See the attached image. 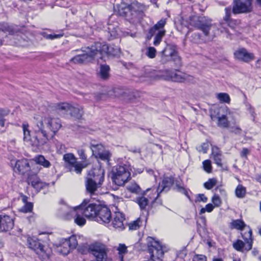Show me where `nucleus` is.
Returning a JSON list of instances; mask_svg holds the SVG:
<instances>
[{
  "instance_id": "obj_52",
  "label": "nucleus",
  "mask_w": 261,
  "mask_h": 261,
  "mask_svg": "<svg viewBox=\"0 0 261 261\" xmlns=\"http://www.w3.org/2000/svg\"><path fill=\"white\" fill-rule=\"evenodd\" d=\"M156 50L153 47H149L147 49L146 55L151 59L154 58L156 56Z\"/></svg>"
},
{
  "instance_id": "obj_54",
  "label": "nucleus",
  "mask_w": 261,
  "mask_h": 261,
  "mask_svg": "<svg viewBox=\"0 0 261 261\" xmlns=\"http://www.w3.org/2000/svg\"><path fill=\"white\" fill-rule=\"evenodd\" d=\"M204 170L207 173H210L212 171L211 163L210 160H205L202 163Z\"/></svg>"
},
{
  "instance_id": "obj_23",
  "label": "nucleus",
  "mask_w": 261,
  "mask_h": 261,
  "mask_svg": "<svg viewBox=\"0 0 261 261\" xmlns=\"http://www.w3.org/2000/svg\"><path fill=\"white\" fill-rule=\"evenodd\" d=\"M164 80L174 82H184L187 78V75L179 71L165 70Z\"/></svg>"
},
{
  "instance_id": "obj_16",
  "label": "nucleus",
  "mask_w": 261,
  "mask_h": 261,
  "mask_svg": "<svg viewBox=\"0 0 261 261\" xmlns=\"http://www.w3.org/2000/svg\"><path fill=\"white\" fill-rule=\"evenodd\" d=\"M77 245V241L75 236H72L68 238H62L57 246V251L63 255H67Z\"/></svg>"
},
{
  "instance_id": "obj_25",
  "label": "nucleus",
  "mask_w": 261,
  "mask_h": 261,
  "mask_svg": "<svg viewBox=\"0 0 261 261\" xmlns=\"http://www.w3.org/2000/svg\"><path fill=\"white\" fill-rule=\"evenodd\" d=\"M14 225V219L6 214L0 215V232L11 230Z\"/></svg>"
},
{
  "instance_id": "obj_6",
  "label": "nucleus",
  "mask_w": 261,
  "mask_h": 261,
  "mask_svg": "<svg viewBox=\"0 0 261 261\" xmlns=\"http://www.w3.org/2000/svg\"><path fill=\"white\" fill-rule=\"evenodd\" d=\"M27 243L29 248L35 251L42 261L47 259L51 253V249L37 237H29Z\"/></svg>"
},
{
  "instance_id": "obj_2",
  "label": "nucleus",
  "mask_w": 261,
  "mask_h": 261,
  "mask_svg": "<svg viewBox=\"0 0 261 261\" xmlns=\"http://www.w3.org/2000/svg\"><path fill=\"white\" fill-rule=\"evenodd\" d=\"M147 9L145 6L136 2L130 5L121 4L119 6L118 12L130 21L138 22L144 16Z\"/></svg>"
},
{
  "instance_id": "obj_18",
  "label": "nucleus",
  "mask_w": 261,
  "mask_h": 261,
  "mask_svg": "<svg viewBox=\"0 0 261 261\" xmlns=\"http://www.w3.org/2000/svg\"><path fill=\"white\" fill-rule=\"evenodd\" d=\"M252 0H234L232 12L233 14L247 13L252 11Z\"/></svg>"
},
{
  "instance_id": "obj_46",
  "label": "nucleus",
  "mask_w": 261,
  "mask_h": 261,
  "mask_svg": "<svg viewBox=\"0 0 261 261\" xmlns=\"http://www.w3.org/2000/svg\"><path fill=\"white\" fill-rule=\"evenodd\" d=\"M41 35L46 39L54 40L57 38H60L63 36V34H48L46 32H42L41 33Z\"/></svg>"
},
{
  "instance_id": "obj_11",
  "label": "nucleus",
  "mask_w": 261,
  "mask_h": 261,
  "mask_svg": "<svg viewBox=\"0 0 261 261\" xmlns=\"http://www.w3.org/2000/svg\"><path fill=\"white\" fill-rule=\"evenodd\" d=\"M55 108L60 115H64L69 113L75 119H81L84 113L82 107H75L65 102L58 103Z\"/></svg>"
},
{
  "instance_id": "obj_19",
  "label": "nucleus",
  "mask_w": 261,
  "mask_h": 261,
  "mask_svg": "<svg viewBox=\"0 0 261 261\" xmlns=\"http://www.w3.org/2000/svg\"><path fill=\"white\" fill-rule=\"evenodd\" d=\"M172 60L174 62L179 61L180 59L177 55L176 47L172 45H167L161 52V61L163 63Z\"/></svg>"
},
{
  "instance_id": "obj_26",
  "label": "nucleus",
  "mask_w": 261,
  "mask_h": 261,
  "mask_svg": "<svg viewBox=\"0 0 261 261\" xmlns=\"http://www.w3.org/2000/svg\"><path fill=\"white\" fill-rule=\"evenodd\" d=\"M234 56L236 59L246 63H248L254 59V55L252 53H248L244 48L237 50L234 53Z\"/></svg>"
},
{
  "instance_id": "obj_27",
  "label": "nucleus",
  "mask_w": 261,
  "mask_h": 261,
  "mask_svg": "<svg viewBox=\"0 0 261 261\" xmlns=\"http://www.w3.org/2000/svg\"><path fill=\"white\" fill-rule=\"evenodd\" d=\"M165 74V70L163 72H161L147 68L144 69V73L142 76L146 78L147 80L154 81L161 79L164 80V75Z\"/></svg>"
},
{
  "instance_id": "obj_15",
  "label": "nucleus",
  "mask_w": 261,
  "mask_h": 261,
  "mask_svg": "<svg viewBox=\"0 0 261 261\" xmlns=\"http://www.w3.org/2000/svg\"><path fill=\"white\" fill-rule=\"evenodd\" d=\"M101 204L92 203L89 200L85 199L78 206L82 215L89 219L94 220L96 213Z\"/></svg>"
},
{
  "instance_id": "obj_1",
  "label": "nucleus",
  "mask_w": 261,
  "mask_h": 261,
  "mask_svg": "<svg viewBox=\"0 0 261 261\" xmlns=\"http://www.w3.org/2000/svg\"><path fill=\"white\" fill-rule=\"evenodd\" d=\"M61 121L57 118L41 117L36 123L34 147L44 145L49 137L53 136L61 127Z\"/></svg>"
},
{
  "instance_id": "obj_42",
  "label": "nucleus",
  "mask_w": 261,
  "mask_h": 261,
  "mask_svg": "<svg viewBox=\"0 0 261 261\" xmlns=\"http://www.w3.org/2000/svg\"><path fill=\"white\" fill-rule=\"evenodd\" d=\"M245 109L247 112L250 115L253 121H255L256 117L255 108L250 103L248 102L245 103Z\"/></svg>"
},
{
  "instance_id": "obj_10",
  "label": "nucleus",
  "mask_w": 261,
  "mask_h": 261,
  "mask_svg": "<svg viewBox=\"0 0 261 261\" xmlns=\"http://www.w3.org/2000/svg\"><path fill=\"white\" fill-rule=\"evenodd\" d=\"M167 23L166 18H162L152 27L149 29L147 38L150 40L154 35L153 45H159L162 41L163 38L165 36L166 31L164 27Z\"/></svg>"
},
{
  "instance_id": "obj_47",
  "label": "nucleus",
  "mask_w": 261,
  "mask_h": 261,
  "mask_svg": "<svg viewBox=\"0 0 261 261\" xmlns=\"http://www.w3.org/2000/svg\"><path fill=\"white\" fill-rule=\"evenodd\" d=\"M217 184V180L215 178H210L203 184L204 187L207 190L212 189Z\"/></svg>"
},
{
  "instance_id": "obj_38",
  "label": "nucleus",
  "mask_w": 261,
  "mask_h": 261,
  "mask_svg": "<svg viewBox=\"0 0 261 261\" xmlns=\"http://www.w3.org/2000/svg\"><path fill=\"white\" fill-rule=\"evenodd\" d=\"M136 202L139 205L141 210H146V207L150 203V201L147 197L142 194L141 196L136 198Z\"/></svg>"
},
{
  "instance_id": "obj_9",
  "label": "nucleus",
  "mask_w": 261,
  "mask_h": 261,
  "mask_svg": "<svg viewBox=\"0 0 261 261\" xmlns=\"http://www.w3.org/2000/svg\"><path fill=\"white\" fill-rule=\"evenodd\" d=\"M212 120H217V125L219 127L227 128L229 126L228 119H231L233 123H236L234 113L230 111L228 107H221L219 109L217 115H211Z\"/></svg>"
},
{
  "instance_id": "obj_4",
  "label": "nucleus",
  "mask_w": 261,
  "mask_h": 261,
  "mask_svg": "<svg viewBox=\"0 0 261 261\" xmlns=\"http://www.w3.org/2000/svg\"><path fill=\"white\" fill-rule=\"evenodd\" d=\"M132 170L129 164L125 161L115 166L112 172L113 182L118 186H123L130 178Z\"/></svg>"
},
{
  "instance_id": "obj_57",
  "label": "nucleus",
  "mask_w": 261,
  "mask_h": 261,
  "mask_svg": "<svg viewBox=\"0 0 261 261\" xmlns=\"http://www.w3.org/2000/svg\"><path fill=\"white\" fill-rule=\"evenodd\" d=\"M225 15L224 17V20L226 22H228L229 19L231 9L230 7H227L225 9Z\"/></svg>"
},
{
  "instance_id": "obj_20",
  "label": "nucleus",
  "mask_w": 261,
  "mask_h": 261,
  "mask_svg": "<svg viewBox=\"0 0 261 261\" xmlns=\"http://www.w3.org/2000/svg\"><path fill=\"white\" fill-rule=\"evenodd\" d=\"M111 218L112 215L109 208L101 204L94 220L99 223L106 224L110 222Z\"/></svg>"
},
{
  "instance_id": "obj_43",
  "label": "nucleus",
  "mask_w": 261,
  "mask_h": 261,
  "mask_svg": "<svg viewBox=\"0 0 261 261\" xmlns=\"http://www.w3.org/2000/svg\"><path fill=\"white\" fill-rule=\"evenodd\" d=\"M22 128L23 132V140L24 141L32 142V140L30 138V130H29V124L27 123H23L22 124Z\"/></svg>"
},
{
  "instance_id": "obj_62",
  "label": "nucleus",
  "mask_w": 261,
  "mask_h": 261,
  "mask_svg": "<svg viewBox=\"0 0 261 261\" xmlns=\"http://www.w3.org/2000/svg\"><path fill=\"white\" fill-rule=\"evenodd\" d=\"M177 187L179 191L183 192L186 196H188V192L184 188L179 186H177Z\"/></svg>"
},
{
  "instance_id": "obj_44",
  "label": "nucleus",
  "mask_w": 261,
  "mask_h": 261,
  "mask_svg": "<svg viewBox=\"0 0 261 261\" xmlns=\"http://www.w3.org/2000/svg\"><path fill=\"white\" fill-rule=\"evenodd\" d=\"M217 98L221 102L229 103L230 98L229 95L226 93H220L217 94Z\"/></svg>"
},
{
  "instance_id": "obj_49",
  "label": "nucleus",
  "mask_w": 261,
  "mask_h": 261,
  "mask_svg": "<svg viewBox=\"0 0 261 261\" xmlns=\"http://www.w3.org/2000/svg\"><path fill=\"white\" fill-rule=\"evenodd\" d=\"M33 205L32 203H31V202L25 203V204H24V206H22L20 209V211L22 213H24L31 212L33 210Z\"/></svg>"
},
{
  "instance_id": "obj_29",
  "label": "nucleus",
  "mask_w": 261,
  "mask_h": 261,
  "mask_svg": "<svg viewBox=\"0 0 261 261\" xmlns=\"http://www.w3.org/2000/svg\"><path fill=\"white\" fill-rule=\"evenodd\" d=\"M173 183L174 178L172 176L164 177L162 181L160 182L158 189L160 193L167 192L170 190Z\"/></svg>"
},
{
  "instance_id": "obj_5",
  "label": "nucleus",
  "mask_w": 261,
  "mask_h": 261,
  "mask_svg": "<svg viewBox=\"0 0 261 261\" xmlns=\"http://www.w3.org/2000/svg\"><path fill=\"white\" fill-rule=\"evenodd\" d=\"M83 254L90 253L95 257L96 261H104L108 257V248L107 246L100 242H94L80 249Z\"/></svg>"
},
{
  "instance_id": "obj_12",
  "label": "nucleus",
  "mask_w": 261,
  "mask_h": 261,
  "mask_svg": "<svg viewBox=\"0 0 261 261\" xmlns=\"http://www.w3.org/2000/svg\"><path fill=\"white\" fill-rule=\"evenodd\" d=\"M146 244L151 258L150 261H155L156 260L161 259L164 255V252L161 244L159 241L155 240L153 238L150 237L147 238Z\"/></svg>"
},
{
  "instance_id": "obj_60",
  "label": "nucleus",
  "mask_w": 261,
  "mask_h": 261,
  "mask_svg": "<svg viewBox=\"0 0 261 261\" xmlns=\"http://www.w3.org/2000/svg\"><path fill=\"white\" fill-rule=\"evenodd\" d=\"M78 153L80 156V158L83 160L86 159V156L85 154L84 151L83 149H81L78 150Z\"/></svg>"
},
{
  "instance_id": "obj_36",
  "label": "nucleus",
  "mask_w": 261,
  "mask_h": 261,
  "mask_svg": "<svg viewBox=\"0 0 261 261\" xmlns=\"http://www.w3.org/2000/svg\"><path fill=\"white\" fill-rule=\"evenodd\" d=\"M110 66L107 64H100L99 76L103 80H107L110 76Z\"/></svg>"
},
{
  "instance_id": "obj_30",
  "label": "nucleus",
  "mask_w": 261,
  "mask_h": 261,
  "mask_svg": "<svg viewBox=\"0 0 261 261\" xmlns=\"http://www.w3.org/2000/svg\"><path fill=\"white\" fill-rule=\"evenodd\" d=\"M102 184L98 183L95 181H93L91 179L86 178L85 186L86 190L90 196H92L96 194V192L98 188L101 187Z\"/></svg>"
},
{
  "instance_id": "obj_58",
  "label": "nucleus",
  "mask_w": 261,
  "mask_h": 261,
  "mask_svg": "<svg viewBox=\"0 0 261 261\" xmlns=\"http://www.w3.org/2000/svg\"><path fill=\"white\" fill-rule=\"evenodd\" d=\"M193 261H206V258L203 255L197 254L194 256Z\"/></svg>"
},
{
  "instance_id": "obj_39",
  "label": "nucleus",
  "mask_w": 261,
  "mask_h": 261,
  "mask_svg": "<svg viewBox=\"0 0 261 261\" xmlns=\"http://www.w3.org/2000/svg\"><path fill=\"white\" fill-rule=\"evenodd\" d=\"M127 246L124 244H119L117 247L116 250L118 251V258L119 261H124L123 256L127 253Z\"/></svg>"
},
{
  "instance_id": "obj_24",
  "label": "nucleus",
  "mask_w": 261,
  "mask_h": 261,
  "mask_svg": "<svg viewBox=\"0 0 261 261\" xmlns=\"http://www.w3.org/2000/svg\"><path fill=\"white\" fill-rule=\"evenodd\" d=\"M124 215L119 212L115 211L113 216H112V225L116 229L122 230L124 229V222L125 221Z\"/></svg>"
},
{
  "instance_id": "obj_14",
  "label": "nucleus",
  "mask_w": 261,
  "mask_h": 261,
  "mask_svg": "<svg viewBox=\"0 0 261 261\" xmlns=\"http://www.w3.org/2000/svg\"><path fill=\"white\" fill-rule=\"evenodd\" d=\"M93 44L90 47L82 48V54L75 56L70 61L75 64H85L91 62L96 58V51L93 49Z\"/></svg>"
},
{
  "instance_id": "obj_33",
  "label": "nucleus",
  "mask_w": 261,
  "mask_h": 261,
  "mask_svg": "<svg viewBox=\"0 0 261 261\" xmlns=\"http://www.w3.org/2000/svg\"><path fill=\"white\" fill-rule=\"evenodd\" d=\"M247 226V225L242 219L232 220L229 225L231 229H236L241 231H243Z\"/></svg>"
},
{
  "instance_id": "obj_63",
  "label": "nucleus",
  "mask_w": 261,
  "mask_h": 261,
  "mask_svg": "<svg viewBox=\"0 0 261 261\" xmlns=\"http://www.w3.org/2000/svg\"><path fill=\"white\" fill-rule=\"evenodd\" d=\"M4 118V117H2V118H0V125L2 127H4L5 125V119Z\"/></svg>"
},
{
  "instance_id": "obj_51",
  "label": "nucleus",
  "mask_w": 261,
  "mask_h": 261,
  "mask_svg": "<svg viewBox=\"0 0 261 261\" xmlns=\"http://www.w3.org/2000/svg\"><path fill=\"white\" fill-rule=\"evenodd\" d=\"M212 202H213V204L215 207H219L221 205L222 203V201L219 196L215 194L213 197L212 198Z\"/></svg>"
},
{
  "instance_id": "obj_61",
  "label": "nucleus",
  "mask_w": 261,
  "mask_h": 261,
  "mask_svg": "<svg viewBox=\"0 0 261 261\" xmlns=\"http://www.w3.org/2000/svg\"><path fill=\"white\" fill-rule=\"evenodd\" d=\"M249 152L250 150L248 148H244L243 150L241 152V156L242 157H246V156L247 155Z\"/></svg>"
},
{
  "instance_id": "obj_31",
  "label": "nucleus",
  "mask_w": 261,
  "mask_h": 261,
  "mask_svg": "<svg viewBox=\"0 0 261 261\" xmlns=\"http://www.w3.org/2000/svg\"><path fill=\"white\" fill-rule=\"evenodd\" d=\"M98 149L97 150H92L93 154L97 159L102 161L109 162L111 156V154L109 151L103 149V148H95Z\"/></svg>"
},
{
  "instance_id": "obj_48",
  "label": "nucleus",
  "mask_w": 261,
  "mask_h": 261,
  "mask_svg": "<svg viewBox=\"0 0 261 261\" xmlns=\"http://www.w3.org/2000/svg\"><path fill=\"white\" fill-rule=\"evenodd\" d=\"M141 223V221L140 218L137 219L136 220L129 223V229L132 230H137L140 227Z\"/></svg>"
},
{
  "instance_id": "obj_34",
  "label": "nucleus",
  "mask_w": 261,
  "mask_h": 261,
  "mask_svg": "<svg viewBox=\"0 0 261 261\" xmlns=\"http://www.w3.org/2000/svg\"><path fill=\"white\" fill-rule=\"evenodd\" d=\"M0 31L8 33L10 35H14L17 33V29L13 25H10L7 23H0Z\"/></svg>"
},
{
  "instance_id": "obj_7",
  "label": "nucleus",
  "mask_w": 261,
  "mask_h": 261,
  "mask_svg": "<svg viewBox=\"0 0 261 261\" xmlns=\"http://www.w3.org/2000/svg\"><path fill=\"white\" fill-rule=\"evenodd\" d=\"M10 164L13 171L19 175H24L26 174L28 176L32 171H38L37 168H35L34 162L25 158L11 160Z\"/></svg>"
},
{
  "instance_id": "obj_45",
  "label": "nucleus",
  "mask_w": 261,
  "mask_h": 261,
  "mask_svg": "<svg viewBox=\"0 0 261 261\" xmlns=\"http://www.w3.org/2000/svg\"><path fill=\"white\" fill-rule=\"evenodd\" d=\"M233 247L236 250L243 252L245 247V243L241 240H238L233 243Z\"/></svg>"
},
{
  "instance_id": "obj_59",
  "label": "nucleus",
  "mask_w": 261,
  "mask_h": 261,
  "mask_svg": "<svg viewBox=\"0 0 261 261\" xmlns=\"http://www.w3.org/2000/svg\"><path fill=\"white\" fill-rule=\"evenodd\" d=\"M10 112L8 109H0V118L7 116Z\"/></svg>"
},
{
  "instance_id": "obj_40",
  "label": "nucleus",
  "mask_w": 261,
  "mask_h": 261,
  "mask_svg": "<svg viewBox=\"0 0 261 261\" xmlns=\"http://www.w3.org/2000/svg\"><path fill=\"white\" fill-rule=\"evenodd\" d=\"M246 193V189L242 185H239L235 190L236 196L239 198H243L245 196Z\"/></svg>"
},
{
  "instance_id": "obj_8",
  "label": "nucleus",
  "mask_w": 261,
  "mask_h": 261,
  "mask_svg": "<svg viewBox=\"0 0 261 261\" xmlns=\"http://www.w3.org/2000/svg\"><path fill=\"white\" fill-rule=\"evenodd\" d=\"M81 214V211L77 206L71 207L65 205L61 207L59 212V215L61 217L67 220L73 217L74 222L77 225L82 226L85 224L86 220Z\"/></svg>"
},
{
  "instance_id": "obj_22",
  "label": "nucleus",
  "mask_w": 261,
  "mask_h": 261,
  "mask_svg": "<svg viewBox=\"0 0 261 261\" xmlns=\"http://www.w3.org/2000/svg\"><path fill=\"white\" fill-rule=\"evenodd\" d=\"M86 178L102 184L105 179V170L100 167L94 168L89 171Z\"/></svg>"
},
{
  "instance_id": "obj_53",
  "label": "nucleus",
  "mask_w": 261,
  "mask_h": 261,
  "mask_svg": "<svg viewBox=\"0 0 261 261\" xmlns=\"http://www.w3.org/2000/svg\"><path fill=\"white\" fill-rule=\"evenodd\" d=\"M207 198L203 194H198L196 195L195 201L196 202H202L205 203L207 201Z\"/></svg>"
},
{
  "instance_id": "obj_17",
  "label": "nucleus",
  "mask_w": 261,
  "mask_h": 261,
  "mask_svg": "<svg viewBox=\"0 0 261 261\" xmlns=\"http://www.w3.org/2000/svg\"><path fill=\"white\" fill-rule=\"evenodd\" d=\"M63 159L67 163L66 168L71 172H74L76 174H81L86 165L76 161L74 155L71 153H67L64 155Z\"/></svg>"
},
{
  "instance_id": "obj_55",
  "label": "nucleus",
  "mask_w": 261,
  "mask_h": 261,
  "mask_svg": "<svg viewBox=\"0 0 261 261\" xmlns=\"http://www.w3.org/2000/svg\"><path fill=\"white\" fill-rule=\"evenodd\" d=\"M190 38L191 41L195 43H200L201 41V36L198 33L193 34Z\"/></svg>"
},
{
  "instance_id": "obj_13",
  "label": "nucleus",
  "mask_w": 261,
  "mask_h": 261,
  "mask_svg": "<svg viewBox=\"0 0 261 261\" xmlns=\"http://www.w3.org/2000/svg\"><path fill=\"white\" fill-rule=\"evenodd\" d=\"M93 49L96 51V58L102 60L106 56H116L120 53L119 48L109 46L107 44L96 42L93 44Z\"/></svg>"
},
{
  "instance_id": "obj_35",
  "label": "nucleus",
  "mask_w": 261,
  "mask_h": 261,
  "mask_svg": "<svg viewBox=\"0 0 261 261\" xmlns=\"http://www.w3.org/2000/svg\"><path fill=\"white\" fill-rule=\"evenodd\" d=\"M212 158L214 159L215 163L220 167L222 165V154L219 148H212Z\"/></svg>"
},
{
  "instance_id": "obj_56",
  "label": "nucleus",
  "mask_w": 261,
  "mask_h": 261,
  "mask_svg": "<svg viewBox=\"0 0 261 261\" xmlns=\"http://www.w3.org/2000/svg\"><path fill=\"white\" fill-rule=\"evenodd\" d=\"M230 131L236 134H240L242 133V129L238 125L231 126L229 127Z\"/></svg>"
},
{
  "instance_id": "obj_50",
  "label": "nucleus",
  "mask_w": 261,
  "mask_h": 261,
  "mask_svg": "<svg viewBox=\"0 0 261 261\" xmlns=\"http://www.w3.org/2000/svg\"><path fill=\"white\" fill-rule=\"evenodd\" d=\"M215 206L212 203L207 204L204 207L201 208L200 211V214H202L205 212L211 213L215 208Z\"/></svg>"
},
{
  "instance_id": "obj_21",
  "label": "nucleus",
  "mask_w": 261,
  "mask_h": 261,
  "mask_svg": "<svg viewBox=\"0 0 261 261\" xmlns=\"http://www.w3.org/2000/svg\"><path fill=\"white\" fill-rule=\"evenodd\" d=\"M37 171H32L28 175L27 182L29 185H31L37 191H40L41 189L48 186V184L43 182L37 175Z\"/></svg>"
},
{
  "instance_id": "obj_3",
  "label": "nucleus",
  "mask_w": 261,
  "mask_h": 261,
  "mask_svg": "<svg viewBox=\"0 0 261 261\" xmlns=\"http://www.w3.org/2000/svg\"><path fill=\"white\" fill-rule=\"evenodd\" d=\"M190 23L198 30L202 31L206 36L213 38L219 32V29L215 24H212L211 20L206 19L204 17L194 15L190 17Z\"/></svg>"
},
{
  "instance_id": "obj_37",
  "label": "nucleus",
  "mask_w": 261,
  "mask_h": 261,
  "mask_svg": "<svg viewBox=\"0 0 261 261\" xmlns=\"http://www.w3.org/2000/svg\"><path fill=\"white\" fill-rule=\"evenodd\" d=\"M33 160L34 162H35V163H34L35 164V167L36 166L37 164L40 165L45 168H48L51 165L50 162L48 160H46L45 158L41 155L36 156Z\"/></svg>"
},
{
  "instance_id": "obj_41",
  "label": "nucleus",
  "mask_w": 261,
  "mask_h": 261,
  "mask_svg": "<svg viewBox=\"0 0 261 261\" xmlns=\"http://www.w3.org/2000/svg\"><path fill=\"white\" fill-rule=\"evenodd\" d=\"M127 189L132 193L138 194L141 192V189L139 186L135 182H131L126 187Z\"/></svg>"
},
{
  "instance_id": "obj_32",
  "label": "nucleus",
  "mask_w": 261,
  "mask_h": 261,
  "mask_svg": "<svg viewBox=\"0 0 261 261\" xmlns=\"http://www.w3.org/2000/svg\"><path fill=\"white\" fill-rule=\"evenodd\" d=\"M160 193L158 188H152L147 189L143 192V195L147 197L150 203L153 204L157 200Z\"/></svg>"
},
{
  "instance_id": "obj_28",
  "label": "nucleus",
  "mask_w": 261,
  "mask_h": 261,
  "mask_svg": "<svg viewBox=\"0 0 261 261\" xmlns=\"http://www.w3.org/2000/svg\"><path fill=\"white\" fill-rule=\"evenodd\" d=\"M245 228H247V231L241 233V236L246 244L245 250L249 251L252 248L254 238L253 237L252 230L250 227L249 225H247Z\"/></svg>"
},
{
  "instance_id": "obj_64",
  "label": "nucleus",
  "mask_w": 261,
  "mask_h": 261,
  "mask_svg": "<svg viewBox=\"0 0 261 261\" xmlns=\"http://www.w3.org/2000/svg\"><path fill=\"white\" fill-rule=\"evenodd\" d=\"M130 151L137 153V152H140V149L139 148H131V149L130 150Z\"/></svg>"
}]
</instances>
